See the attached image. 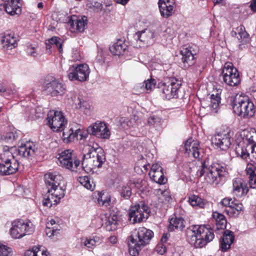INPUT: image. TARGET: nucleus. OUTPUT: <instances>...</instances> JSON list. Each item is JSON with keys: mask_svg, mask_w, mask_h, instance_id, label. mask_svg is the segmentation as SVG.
<instances>
[{"mask_svg": "<svg viewBox=\"0 0 256 256\" xmlns=\"http://www.w3.org/2000/svg\"><path fill=\"white\" fill-rule=\"evenodd\" d=\"M36 150V145L30 142L22 144L18 148L6 146L3 153L0 154V175L8 176L16 173L19 167L16 157L32 159Z\"/></svg>", "mask_w": 256, "mask_h": 256, "instance_id": "1", "label": "nucleus"}, {"mask_svg": "<svg viewBox=\"0 0 256 256\" xmlns=\"http://www.w3.org/2000/svg\"><path fill=\"white\" fill-rule=\"evenodd\" d=\"M44 180L48 192L46 198L43 200V204L50 208L53 204H56L64 196V182L61 175L52 173L46 174Z\"/></svg>", "mask_w": 256, "mask_h": 256, "instance_id": "2", "label": "nucleus"}, {"mask_svg": "<svg viewBox=\"0 0 256 256\" xmlns=\"http://www.w3.org/2000/svg\"><path fill=\"white\" fill-rule=\"evenodd\" d=\"M206 174L205 179L211 184H218L223 179L226 174V168L220 164L205 160L202 164L200 168L197 172L199 177Z\"/></svg>", "mask_w": 256, "mask_h": 256, "instance_id": "3", "label": "nucleus"}, {"mask_svg": "<svg viewBox=\"0 0 256 256\" xmlns=\"http://www.w3.org/2000/svg\"><path fill=\"white\" fill-rule=\"evenodd\" d=\"M256 132L245 130L238 138V144L236 148V152L242 159H247L250 156L256 160V142L254 138Z\"/></svg>", "mask_w": 256, "mask_h": 256, "instance_id": "4", "label": "nucleus"}, {"mask_svg": "<svg viewBox=\"0 0 256 256\" xmlns=\"http://www.w3.org/2000/svg\"><path fill=\"white\" fill-rule=\"evenodd\" d=\"M189 243L196 248H201L211 242L214 235L212 230L204 226H192L186 231Z\"/></svg>", "mask_w": 256, "mask_h": 256, "instance_id": "5", "label": "nucleus"}, {"mask_svg": "<svg viewBox=\"0 0 256 256\" xmlns=\"http://www.w3.org/2000/svg\"><path fill=\"white\" fill-rule=\"evenodd\" d=\"M153 236L152 231L144 227L136 229L130 238V254L132 256H138L141 250L149 244Z\"/></svg>", "mask_w": 256, "mask_h": 256, "instance_id": "6", "label": "nucleus"}, {"mask_svg": "<svg viewBox=\"0 0 256 256\" xmlns=\"http://www.w3.org/2000/svg\"><path fill=\"white\" fill-rule=\"evenodd\" d=\"M234 112L244 118L252 117L256 112L255 106L249 98L243 94H236L232 101Z\"/></svg>", "mask_w": 256, "mask_h": 256, "instance_id": "7", "label": "nucleus"}, {"mask_svg": "<svg viewBox=\"0 0 256 256\" xmlns=\"http://www.w3.org/2000/svg\"><path fill=\"white\" fill-rule=\"evenodd\" d=\"M43 90L52 97L64 96L66 92V86L62 82L52 76H48L42 84Z\"/></svg>", "mask_w": 256, "mask_h": 256, "instance_id": "8", "label": "nucleus"}, {"mask_svg": "<svg viewBox=\"0 0 256 256\" xmlns=\"http://www.w3.org/2000/svg\"><path fill=\"white\" fill-rule=\"evenodd\" d=\"M59 155L58 160L62 166L76 172H78L80 170V162L76 159L72 150H64Z\"/></svg>", "mask_w": 256, "mask_h": 256, "instance_id": "9", "label": "nucleus"}, {"mask_svg": "<svg viewBox=\"0 0 256 256\" xmlns=\"http://www.w3.org/2000/svg\"><path fill=\"white\" fill-rule=\"evenodd\" d=\"M148 206L144 202H140L130 207L128 219L133 224L140 222L148 218Z\"/></svg>", "mask_w": 256, "mask_h": 256, "instance_id": "10", "label": "nucleus"}, {"mask_svg": "<svg viewBox=\"0 0 256 256\" xmlns=\"http://www.w3.org/2000/svg\"><path fill=\"white\" fill-rule=\"evenodd\" d=\"M90 70L86 64H74L68 70V76L71 81L84 82L89 76Z\"/></svg>", "mask_w": 256, "mask_h": 256, "instance_id": "11", "label": "nucleus"}, {"mask_svg": "<svg viewBox=\"0 0 256 256\" xmlns=\"http://www.w3.org/2000/svg\"><path fill=\"white\" fill-rule=\"evenodd\" d=\"M34 231L33 224L30 222L20 220L14 222L10 234L15 238H20Z\"/></svg>", "mask_w": 256, "mask_h": 256, "instance_id": "12", "label": "nucleus"}, {"mask_svg": "<svg viewBox=\"0 0 256 256\" xmlns=\"http://www.w3.org/2000/svg\"><path fill=\"white\" fill-rule=\"evenodd\" d=\"M47 124L54 132L64 130L67 120L61 112L50 110L48 114Z\"/></svg>", "mask_w": 256, "mask_h": 256, "instance_id": "13", "label": "nucleus"}, {"mask_svg": "<svg viewBox=\"0 0 256 256\" xmlns=\"http://www.w3.org/2000/svg\"><path fill=\"white\" fill-rule=\"evenodd\" d=\"M222 74L223 81L228 86H237L240 81L238 70L231 62L224 64Z\"/></svg>", "mask_w": 256, "mask_h": 256, "instance_id": "14", "label": "nucleus"}, {"mask_svg": "<svg viewBox=\"0 0 256 256\" xmlns=\"http://www.w3.org/2000/svg\"><path fill=\"white\" fill-rule=\"evenodd\" d=\"M181 82L177 79L172 78L160 86L164 96L168 100L178 97V92L181 86Z\"/></svg>", "mask_w": 256, "mask_h": 256, "instance_id": "15", "label": "nucleus"}, {"mask_svg": "<svg viewBox=\"0 0 256 256\" xmlns=\"http://www.w3.org/2000/svg\"><path fill=\"white\" fill-rule=\"evenodd\" d=\"M198 51V48L195 44L184 46L180 50L182 55L181 65L184 68H187L194 63V56Z\"/></svg>", "mask_w": 256, "mask_h": 256, "instance_id": "16", "label": "nucleus"}, {"mask_svg": "<svg viewBox=\"0 0 256 256\" xmlns=\"http://www.w3.org/2000/svg\"><path fill=\"white\" fill-rule=\"evenodd\" d=\"M87 132L90 135L102 139H108L110 135L106 124L103 122H96L88 127Z\"/></svg>", "mask_w": 256, "mask_h": 256, "instance_id": "17", "label": "nucleus"}, {"mask_svg": "<svg viewBox=\"0 0 256 256\" xmlns=\"http://www.w3.org/2000/svg\"><path fill=\"white\" fill-rule=\"evenodd\" d=\"M134 38L140 46H148L154 42V33L149 29H144L136 33Z\"/></svg>", "mask_w": 256, "mask_h": 256, "instance_id": "18", "label": "nucleus"}, {"mask_svg": "<svg viewBox=\"0 0 256 256\" xmlns=\"http://www.w3.org/2000/svg\"><path fill=\"white\" fill-rule=\"evenodd\" d=\"M212 143L222 150H227L231 144V136L230 132L218 133L212 138Z\"/></svg>", "mask_w": 256, "mask_h": 256, "instance_id": "19", "label": "nucleus"}, {"mask_svg": "<svg viewBox=\"0 0 256 256\" xmlns=\"http://www.w3.org/2000/svg\"><path fill=\"white\" fill-rule=\"evenodd\" d=\"M184 149L186 154L195 158H200L202 156L203 150L200 148L199 142L192 138H188L185 142Z\"/></svg>", "mask_w": 256, "mask_h": 256, "instance_id": "20", "label": "nucleus"}, {"mask_svg": "<svg viewBox=\"0 0 256 256\" xmlns=\"http://www.w3.org/2000/svg\"><path fill=\"white\" fill-rule=\"evenodd\" d=\"M248 192L246 182L242 178H237L232 180V192L238 197L246 195Z\"/></svg>", "mask_w": 256, "mask_h": 256, "instance_id": "21", "label": "nucleus"}, {"mask_svg": "<svg viewBox=\"0 0 256 256\" xmlns=\"http://www.w3.org/2000/svg\"><path fill=\"white\" fill-rule=\"evenodd\" d=\"M91 154L94 160V168H100L105 160V156L101 148L96 143L91 144Z\"/></svg>", "mask_w": 256, "mask_h": 256, "instance_id": "22", "label": "nucleus"}, {"mask_svg": "<svg viewBox=\"0 0 256 256\" xmlns=\"http://www.w3.org/2000/svg\"><path fill=\"white\" fill-rule=\"evenodd\" d=\"M87 18L85 16H72L69 23L72 31L82 32L87 25Z\"/></svg>", "mask_w": 256, "mask_h": 256, "instance_id": "23", "label": "nucleus"}, {"mask_svg": "<svg viewBox=\"0 0 256 256\" xmlns=\"http://www.w3.org/2000/svg\"><path fill=\"white\" fill-rule=\"evenodd\" d=\"M84 149L88 150V152L84 154L82 156V168L84 171L88 172L94 169V159H92V154H91V143L85 146Z\"/></svg>", "mask_w": 256, "mask_h": 256, "instance_id": "24", "label": "nucleus"}, {"mask_svg": "<svg viewBox=\"0 0 256 256\" xmlns=\"http://www.w3.org/2000/svg\"><path fill=\"white\" fill-rule=\"evenodd\" d=\"M238 33L236 34L237 38L239 42L238 48L243 50L246 48L247 44L250 42L248 34L245 30L244 26H240L237 28Z\"/></svg>", "mask_w": 256, "mask_h": 256, "instance_id": "25", "label": "nucleus"}, {"mask_svg": "<svg viewBox=\"0 0 256 256\" xmlns=\"http://www.w3.org/2000/svg\"><path fill=\"white\" fill-rule=\"evenodd\" d=\"M234 236L233 232L230 230L224 232L222 239L220 240V246L222 251L226 252L230 248L234 242Z\"/></svg>", "mask_w": 256, "mask_h": 256, "instance_id": "26", "label": "nucleus"}, {"mask_svg": "<svg viewBox=\"0 0 256 256\" xmlns=\"http://www.w3.org/2000/svg\"><path fill=\"white\" fill-rule=\"evenodd\" d=\"M4 8L6 12L10 14H18L21 12L20 6L18 5L19 0H4Z\"/></svg>", "mask_w": 256, "mask_h": 256, "instance_id": "27", "label": "nucleus"}, {"mask_svg": "<svg viewBox=\"0 0 256 256\" xmlns=\"http://www.w3.org/2000/svg\"><path fill=\"white\" fill-rule=\"evenodd\" d=\"M2 44L4 48L12 50L17 46V39L14 34L6 32L4 34Z\"/></svg>", "mask_w": 256, "mask_h": 256, "instance_id": "28", "label": "nucleus"}, {"mask_svg": "<svg viewBox=\"0 0 256 256\" xmlns=\"http://www.w3.org/2000/svg\"><path fill=\"white\" fill-rule=\"evenodd\" d=\"M127 50L128 46L121 40H118L110 47V50L112 54L118 56L124 54L127 52Z\"/></svg>", "mask_w": 256, "mask_h": 256, "instance_id": "29", "label": "nucleus"}, {"mask_svg": "<svg viewBox=\"0 0 256 256\" xmlns=\"http://www.w3.org/2000/svg\"><path fill=\"white\" fill-rule=\"evenodd\" d=\"M242 204L239 202L238 200L234 199V202L230 208H226L224 211L230 217H236L243 210Z\"/></svg>", "mask_w": 256, "mask_h": 256, "instance_id": "30", "label": "nucleus"}, {"mask_svg": "<svg viewBox=\"0 0 256 256\" xmlns=\"http://www.w3.org/2000/svg\"><path fill=\"white\" fill-rule=\"evenodd\" d=\"M246 172L249 176V184L251 188L256 189V166L248 164L246 168Z\"/></svg>", "mask_w": 256, "mask_h": 256, "instance_id": "31", "label": "nucleus"}, {"mask_svg": "<svg viewBox=\"0 0 256 256\" xmlns=\"http://www.w3.org/2000/svg\"><path fill=\"white\" fill-rule=\"evenodd\" d=\"M185 220L181 217L172 218L170 220L168 229L170 230H182L185 226Z\"/></svg>", "mask_w": 256, "mask_h": 256, "instance_id": "32", "label": "nucleus"}, {"mask_svg": "<svg viewBox=\"0 0 256 256\" xmlns=\"http://www.w3.org/2000/svg\"><path fill=\"white\" fill-rule=\"evenodd\" d=\"M80 132V129L74 130L72 128L64 130L62 136L63 141L66 143L73 141Z\"/></svg>", "mask_w": 256, "mask_h": 256, "instance_id": "33", "label": "nucleus"}, {"mask_svg": "<svg viewBox=\"0 0 256 256\" xmlns=\"http://www.w3.org/2000/svg\"><path fill=\"white\" fill-rule=\"evenodd\" d=\"M163 122L164 120L160 117L154 115L150 116L147 120L148 124L150 128L157 130L162 128Z\"/></svg>", "mask_w": 256, "mask_h": 256, "instance_id": "34", "label": "nucleus"}, {"mask_svg": "<svg viewBox=\"0 0 256 256\" xmlns=\"http://www.w3.org/2000/svg\"><path fill=\"white\" fill-rule=\"evenodd\" d=\"M212 216L216 220L217 230H224L226 226V220L224 215L217 212H214Z\"/></svg>", "mask_w": 256, "mask_h": 256, "instance_id": "35", "label": "nucleus"}, {"mask_svg": "<svg viewBox=\"0 0 256 256\" xmlns=\"http://www.w3.org/2000/svg\"><path fill=\"white\" fill-rule=\"evenodd\" d=\"M210 104L207 106L212 111L214 112H217V110L219 107V104L220 102V97L218 93H216V94H212L210 97Z\"/></svg>", "mask_w": 256, "mask_h": 256, "instance_id": "36", "label": "nucleus"}, {"mask_svg": "<svg viewBox=\"0 0 256 256\" xmlns=\"http://www.w3.org/2000/svg\"><path fill=\"white\" fill-rule=\"evenodd\" d=\"M118 218L117 215H110L106 222V228L108 231H112L117 228Z\"/></svg>", "mask_w": 256, "mask_h": 256, "instance_id": "37", "label": "nucleus"}, {"mask_svg": "<svg viewBox=\"0 0 256 256\" xmlns=\"http://www.w3.org/2000/svg\"><path fill=\"white\" fill-rule=\"evenodd\" d=\"M150 178L154 182L160 184H164L166 182V179L164 176L162 170L158 171L156 172H150Z\"/></svg>", "mask_w": 256, "mask_h": 256, "instance_id": "38", "label": "nucleus"}, {"mask_svg": "<svg viewBox=\"0 0 256 256\" xmlns=\"http://www.w3.org/2000/svg\"><path fill=\"white\" fill-rule=\"evenodd\" d=\"M132 188L130 183L122 185L120 190L121 196L126 200L129 199L132 195Z\"/></svg>", "mask_w": 256, "mask_h": 256, "instance_id": "39", "label": "nucleus"}, {"mask_svg": "<svg viewBox=\"0 0 256 256\" xmlns=\"http://www.w3.org/2000/svg\"><path fill=\"white\" fill-rule=\"evenodd\" d=\"M160 13L162 16L165 18H168L174 13V8L168 7V6L162 4L158 6Z\"/></svg>", "mask_w": 256, "mask_h": 256, "instance_id": "40", "label": "nucleus"}, {"mask_svg": "<svg viewBox=\"0 0 256 256\" xmlns=\"http://www.w3.org/2000/svg\"><path fill=\"white\" fill-rule=\"evenodd\" d=\"M98 201L99 204L102 206H108L110 205V198L108 194L102 192L99 194Z\"/></svg>", "mask_w": 256, "mask_h": 256, "instance_id": "41", "label": "nucleus"}, {"mask_svg": "<svg viewBox=\"0 0 256 256\" xmlns=\"http://www.w3.org/2000/svg\"><path fill=\"white\" fill-rule=\"evenodd\" d=\"M156 81L154 78L148 79L144 80L142 84H140V87L144 90H152L155 88Z\"/></svg>", "mask_w": 256, "mask_h": 256, "instance_id": "42", "label": "nucleus"}, {"mask_svg": "<svg viewBox=\"0 0 256 256\" xmlns=\"http://www.w3.org/2000/svg\"><path fill=\"white\" fill-rule=\"evenodd\" d=\"M18 137V134L16 131L9 132L2 136V140L6 142L12 143Z\"/></svg>", "mask_w": 256, "mask_h": 256, "instance_id": "43", "label": "nucleus"}, {"mask_svg": "<svg viewBox=\"0 0 256 256\" xmlns=\"http://www.w3.org/2000/svg\"><path fill=\"white\" fill-rule=\"evenodd\" d=\"M49 42L53 46H56L58 50L60 52H62V42L60 38L54 36L49 39Z\"/></svg>", "mask_w": 256, "mask_h": 256, "instance_id": "44", "label": "nucleus"}, {"mask_svg": "<svg viewBox=\"0 0 256 256\" xmlns=\"http://www.w3.org/2000/svg\"><path fill=\"white\" fill-rule=\"evenodd\" d=\"M132 188H136L137 190L143 192L144 190L146 182L142 180H138L136 182H130Z\"/></svg>", "mask_w": 256, "mask_h": 256, "instance_id": "45", "label": "nucleus"}, {"mask_svg": "<svg viewBox=\"0 0 256 256\" xmlns=\"http://www.w3.org/2000/svg\"><path fill=\"white\" fill-rule=\"evenodd\" d=\"M121 126L124 128L132 127L134 126V122L128 118L122 117L120 120Z\"/></svg>", "mask_w": 256, "mask_h": 256, "instance_id": "46", "label": "nucleus"}, {"mask_svg": "<svg viewBox=\"0 0 256 256\" xmlns=\"http://www.w3.org/2000/svg\"><path fill=\"white\" fill-rule=\"evenodd\" d=\"M189 202L192 206L202 207V200L198 196L193 195L189 198Z\"/></svg>", "mask_w": 256, "mask_h": 256, "instance_id": "47", "label": "nucleus"}, {"mask_svg": "<svg viewBox=\"0 0 256 256\" xmlns=\"http://www.w3.org/2000/svg\"><path fill=\"white\" fill-rule=\"evenodd\" d=\"M80 182L88 190H92V185L90 184V178L88 176L79 178Z\"/></svg>", "mask_w": 256, "mask_h": 256, "instance_id": "48", "label": "nucleus"}, {"mask_svg": "<svg viewBox=\"0 0 256 256\" xmlns=\"http://www.w3.org/2000/svg\"><path fill=\"white\" fill-rule=\"evenodd\" d=\"M88 248H92L94 246L96 245L97 244L100 243L98 238H94L86 239L84 242H82Z\"/></svg>", "mask_w": 256, "mask_h": 256, "instance_id": "49", "label": "nucleus"}, {"mask_svg": "<svg viewBox=\"0 0 256 256\" xmlns=\"http://www.w3.org/2000/svg\"><path fill=\"white\" fill-rule=\"evenodd\" d=\"M12 250L10 248L3 244H0V256H10Z\"/></svg>", "mask_w": 256, "mask_h": 256, "instance_id": "50", "label": "nucleus"}, {"mask_svg": "<svg viewBox=\"0 0 256 256\" xmlns=\"http://www.w3.org/2000/svg\"><path fill=\"white\" fill-rule=\"evenodd\" d=\"M38 48L33 44H29L27 46L26 50V53L28 55L36 57L38 55L37 52Z\"/></svg>", "mask_w": 256, "mask_h": 256, "instance_id": "51", "label": "nucleus"}, {"mask_svg": "<svg viewBox=\"0 0 256 256\" xmlns=\"http://www.w3.org/2000/svg\"><path fill=\"white\" fill-rule=\"evenodd\" d=\"M162 196L160 198L164 202H170L172 200V197L170 194V192L168 190H164L162 191Z\"/></svg>", "mask_w": 256, "mask_h": 256, "instance_id": "52", "label": "nucleus"}, {"mask_svg": "<svg viewBox=\"0 0 256 256\" xmlns=\"http://www.w3.org/2000/svg\"><path fill=\"white\" fill-rule=\"evenodd\" d=\"M234 200H232V198H223L220 204L226 207V208H230L231 205L233 204Z\"/></svg>", "mask_w": 256, "mask_h": 256, "instance_id": "53", "label": "nucleus"}, {"mask_svg": "<svg viewBox=\"0 0 256 256\" xmlns=\"http://www.w3.org/2000/svg\"><path fill=\"white\" fill-rule=\"evenodd\" d=\"M175 3L174 0H159L158 6H160L162 4L168 6L170 8H174V5Z\"/></svg>", "mask_w": 256, "mask_h": 256, "instance_id": "54", "label": "nucleus"}, {"mask_svg": "<svg viewBox=\"0 0 256 256\" xmlns=\"http://www.w3.org/2000/svg\"><path fill=\"white\" fill-rule=\"evenodd\" d=\"M58 228H54L46 227V234L49 237L56 234L58 232Z\"/></svg>", "mask_w": 256, "mask_h": 256, "instance_id": "55", "label": "nucleus"}, {"mask_svg": "<svg viewBox=\"0 0 256 256\" xmlns=\"http://www.w3.org/2000/svg\"><path fill=\"white\" fill-rule=\"evenodd\" d=\"M156 251L160 254H163L166 252V246L163 244H160L156 246Z\"/></svg>", "mask_w": 256, "mask_h": 256, "instance_id": "56", "label": "nucleus"}, {"mask_svg": "<svg viewBox=\"0 0 256 256\" xmlns=\"http://www.w3.org/2000/svg\"><path fill=\"white\" fill-rule=\"evenodd\" d=\"M160 170H162V168L159 164L156 163L152 164L150 172H156Z\"/></svg>", "mask_w": 256, "mask_h": 256, "instance_id": "57", "label": "nucleus"}, {"mask_svg": "<svg viewBox=\"0 0 256 256\" xmlns=\"http://www.w3.org/2000/svg\"><path fill=\"white\" fill-rule=\"evenodd\" d=\"M250 7L253 12H256V0H251Z\"/></svg>", "mask_w": 256, "mask_h": 256, "instance_id": "58", "label": "nucleus"}, {"mask_svg": "<svg viewBox=\"0 0 256 256\" xmlns=\"http://www.w3.org/2000/svg\"><path fill=\"white\" fill-rule=\"evenodd\" d=\"M117 240H118L117 238L114 236H110L108 238V241L111 244H116L117 242Z\"/></svg>", "mask_w": 256, "mask_h": 256, "instance_id": "59", "label": "nucleus"}, {"mask_svg": "<svg viewBox=\"0 0 256 256\" xmlns=\"http://www.w3.org/2000/svg\"><path fill=\"white\" fill-rule=\"evenodd\" d=\"M0 92L4 93L6 92V94H4V96H7L8 92H6V88L5 87L1 84H0Z\"/></svg>", "mask_w": 256, "mask_h": 256, "instance_id": "60", "label": "nucleus"}, {"mask_svg": "<svg viewBox=\"0 0 256 256\" xmlns=\"http://www.w3.org/2000/svg\"><path fill=\"white\" fill-rule=\"evenodd\" d=\"M75 104L76 106V107L77 108H81L82 107V101L79 98H77V102H76Z\"/></svg>", "mask_w": 256, "mask_h": 256, "instance_id": "61", "label": "nucleus"}, {"mask_svg": "<svg viewBox=\"0 0 256 256\" xmlns=\"http://www.w3.org/2000/svg\"><path fill=\"white\" fill-rule=\"evenodd\" d=\"M46 48L47 50H49V51H48V52L50 53L51 50H50V49L52 46V44H50V42H49V40H46Z\"/></svg>", "mask_w": 256, "mask_h": 256, "instance_id": "62", "label": "nucleus"}, {"mask_svg": "<svg viewBox=\"0 0 256 256\" xmlns=\"http://www.w3.org/2000/svg\"><path fill=\"white\" fill-rule=\"evenodd\" d=\"M168 239V234H163V236H162V238L161 240H162V243H164V242H166Z\"/></svg>", "mask_w": 256, "mask_h": 256, "instance_id": "63", "label": "nucleus"}, {"mask_svg": "<svg viewBox=\"0 0 256 256\" xmlns=\"http://www.w3.org/2000/svg\"><path fill=\"white\" fill-rule=\"evenodd\" d=\"M117 3L122 4L123 5L126 4L129 0H115Z\"/></svg>", "mask_w": 256, "mask_h": 256, "instance_id": "64", "label": "nucleus"}]
</instances>
